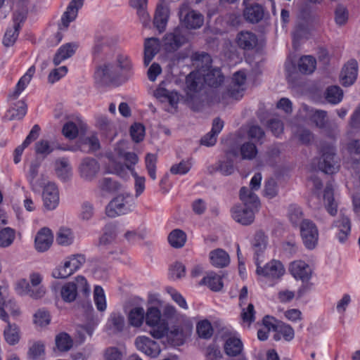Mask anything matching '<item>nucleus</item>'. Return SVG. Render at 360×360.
<instances>
[{"mask_svg": "<svg viewBox=\"0 0 360 360\" xmlns=\"http://www.w3.org/2000/svg\"><path fill=\"white\" fill-rule=\"evenodd\" d=\"M128 170H129L135 179V196L138 198L145 189V177L139 176L134 171V167L127 165Z\"/></svg>", "mask_w": 360, "mask_h": 360, "instance_id": "obj_58", "label": "nucleus"}, {"mask_svg": "<svg viewBox=\"0 0 360 360\" xmlns=\"http://www.w3.org/2000/svg\"><path fill=\"white\" fill-rule=\"evenodd\" d=\"M20 25L18 24H13L12 28H8L4 37L3 44L5 46H11L14 44L18 37Z\"/></svg>", "mask_w": 360, "mask_h": 360, "instance_id": "obj_53", "label": "nucleus"}, {"mask_svg": "<svg viewBox=\"0 0 360 360\" xmlns=\"http://www.w3.org/2000/svg\"><path fill=\"white\" fill-rule=\"evenodd\" d=\"M94 297L98 310L103 311L106 309V302L104 291L101 286L95 287Z\"/></svg>", "mask_w": 360, "mask_h": 360, "instance_id": "obj_55", "label": "nucleus"}, {"mask_svg": "<svg viewBox=\"0 0 360 360\" xmlns=\"http://www.w3.org/2000/svg\"><path fill=\"white\" fill-rule=\"evenodd\" d=\"M169 18V9L165 0H160L155 13L153 25L160 32L165 31Z\"/></svg>", "mask_w": 360, "mask_h": 360, "instance_id": "obj_20", "label": "nucleus"}, {"mask_svg": "<svg viewBox=\"0 0 360 360\" xmlns=\"http://www.w3.org/2000/svg\"><path fill=\"white\" fill-rule=\"evenodd\" d=\"M122 351L116 347H109L103 352L104 360H122Z\"/></svg>", "mask_w": 360, "mask_h": 360, "instance_id": "obj_64", "label": "nucleus"}, {"mask_svg": "<svg viewBox=\"0 0 360 360\" xmlns=\"http://www.w3.org/2000/svg\"><path fill=\"white\" fill-rule=\"evenodd\" d=\"M240 199L244 204V207L257 209L259 206V200L252 190L247 187H242L240 191Z\"/></svg>", "mask_w": 360, "mask_h": 360, "instance_id": "obj_36", "label": "nucleus"}, {"mask_svg": "<svg viewBox=\"0 0 360 360\" xmlns=\"http://www.w3.org/2000/svg\"><path fill=\"white\" fill-rule=\"evenodd\" d=\"M210 260L214 266L223 268L229 265L230 257L225 250L217 248L210 252Z\"/></svg>", "mask_w": 360, "mask_h": 360, "instance_id": "obj_34", "label": "nucleus"}, {"mask_svg": "<svg viewBox=\"0 0 360 360\" xmlns=\"http://www.w3.org/2000/svg\"><path fill=\"white\" fill-rule=\"evenodd\" d=\"M179 15L181 22L188 29L200 28L204 22L203 15L191 9L188 3H184L181 5Z\"/></svg>", "mask_w": 360, "mask_h": 360, "instance_id": "obj_5", "label": "nucleus"}, {"mask_svg": "<svg viewBox=\"0 0 360 360\" xmlns=\"http://www.w3.org/2000/svg\"><path fill=\"white\" fill-rule=\"evenodd\" d=\"M15 238V233L13 229L10 228H5L0 231V246L8 247L13 241Z\"/></svg>", "mask_w": 360, "mask_h": 360, "instance_id": "obj_60", "label": "nucleus"}, {"mask_svg": "<svg viewBox=\"0 0 360 360\" xmlns=\"http://www.w3.org/2000/svg\"><path fill=\"white\" fill-rule=\"evenodd\" d=\"M332 229L339 241L341 243L345 242L351 231L349 219L344 214H341L340 218L334 221Z\"/></svg>", "mask_w": 360, "mask_h": 360, "instance_id": "obj_17", "label": "nucleus"}, {"mask_svg": "<svg viewBox=\"0 0 360 360\" xmlns=\"http://www.w3.org/2000/svg\"><path fill=\"white\" fill-rule=\"evenodd\" d=\"M186 233L179 229L172 231L167 237L169 245L174 248H181L186 242Z\"/></svg>", "mask_w": 360, "mask_h": 360, "instance_id": "obj_39", "label": "nucleus"}, {"mask_svg": "<svg viewBox=\"0 0 360 360\" xmlns=\"http://www.w3.org/2000/svg\"><path fill=\"white\" fill-rule=\"evenodd\" d=\"M78 47L79 44L76 42H70L61 46L53 57L54 65H58L62 61L72 57Z\"/></svg>", "mask_w": 360, "mask_h": 360, "instance_id": "obj_26", "label": "nucleus"}, {"mask_svg": "<svg viewBox=\"0 0 360 360\" xmlns=\"http://www.w3.org/2000/svg\"><path fill=\"white\" fill-rule=\"evenodd\" d=\"M245 80L246 76L243 71L236 72L233 75L231 84L229 85L227 91L221 92L220 95L217 94L214 100L216 102L226 103L229 98H232L236 100L240 98L245 90L244 85Z\"/></svg>", "mask_w": 360, "mask_h": 360, "instance_id": "obj_2", "label": "nucleus"}, {"mask_svg": "<svg viewBox=\"0 0 360 360\" xmlns=\"http://www.w3.org/2000/svg\"><path fill=\"white\" fill-rule=\"evenodd\" d=\"M118 195L112 199L105 207V214L108 217L114 218L118 215L125 214L130 210L127 198Z\"/></svg>", "mask_w": 360, "mask_h": 360, "instance_id": "obj_12", "label": "nucleus"}, {"mask_svg": "<svg viewBox=\"0 0 360 360\" xmlns=\"http://www.w3.org/2000/svg\"><path fill=\"white\" fill-rule=\"evenodd\" d=\"M188 32L181 27H176L172 32L164 37V46L167 51H174L188 42Z\"/></svg>", "mask_w": 360, "mask_h": 360, "instance_id": "obj_9", "label": "nucleus"}, {"mask_svg": "<svg viewBox=\"0 0 360 360\" xmlns=\"http://www.w3.org/2000/svg\"><path fill=\"white\" fill-rule=\"evenodd\" d=\"M117 225L115 223L107 224L103 228V233L98 239V247L106 250L112 245L117 238Z\"/></svg>", "mask_w": 360, "mask_h": 360, "instance_id": "obj_18", "label": "nucleus"}, {"mask_svg": "<svg viewBox=\"0 0 360 360\" xmlns=\"http://www.w3.org/2000/svg\"><path fill=\"white\" fill-rule=\"evenodd\" d=\"M158 157L155 154L148 153L145 158L146 168L153 180L156 179V164Z\"/></svg>", "mask_w": 360, "mask_h": 360, "instance_id": "obj_54", "label": "nucleus"}, {"mask_svg": "<svg viewBox=\"0 0 360 360\" xmlns=\"http://www.w3.org/2000/svg\"><path fill=\"white\" fill-rule=\"evenodd\" d=\"M186 83L188 89V104L193 110L198 111L202 107L203 103V99L199 95L202 87V78L197 77L196 73L191 72L186 77Z\"/></svg>", "mask_w": 360, "mask_h": 360, "instance_id": "obj_3", "label": "nucleus"}, {"mask_svg": "<svg viewBox=\"0 0 360 360\" xmlns=\"http://www.w3.org/2000/svg\"><path fill=\"white\" fill-rule=\"evenodd\" d=\"M155 97L162 102H168L172 106L176 105L179 100V96L176 91H170L165 86V82L160 84L154 93Z\"/></svg>", "mask_w": 360, "mask_h": 360, "instance_id": "obj_27", "label": "nucleus"}, {"mask_svg": "<svg viewBox=\"0 0 360 360\" xmlns=\"http://www.w3.org/2000/svg\"><path fill=\"white\" fill-rule=\"evenodd\" d=\"M267 245V237L262 231H258L255 233L253 241L252 248L255 251V259L257 258L260 254L263 253L266 250Z\"/></svg>", "mask_w": 360, "mask_h": 360, "instance_id": "obj_44", "label": "nucleus"}, {"mask_svg": "<svg viewBox=\"0 0 360 360\" xmlns=\"http://www.w3.org/2000/svg\"><path fill=\"white\" fill-rule=\"evenodd\" d=\"M160 50L159 39L155 37L147 38L144 42V64L148 65Z\"/></svg>", "mask_w": 360, "mask_h": 360, "instance_id": "obj_32", "label": "nucleus"}, {"mask_svg": "<svg viewBox=\"0 0 360 360\" xmlns=\"http://www.w3.org/2000/svg\"><path fill=\"white\" fill-rule=\"evenodd\" d=\"M325 206L328 213L334 216L337 214V204L335 202L333 197V188L330 183L327 184L323 194Z\"/></svg>", "mask_w": 360, "mask_h": 360, "instance_id": "obj_40", "label": "nucleus"}, {"mask_svg": "<svg viewBox=\"0 0 360 360\" xmlns=\"http://www.w3.org/2000/svg\"><path fill=\"white\" fill-rule=\"evenodd\" d=\"M257 270L258 275L272 278H279L285 273V269L282 263L278 260L273 259L267 263L264 267L259 266L258 259L256 258Z\"/></svg>", "mask_w": 360, "mask_h": 360, "instance_id": "obj_10", "label": "nucleus"}, {"mask_svg": "<svg viewBox=\"0 0 360 360\" xmlns=\"http://www.w3.org/2000/svg\"><path fill=\"white\" fill-rule=\"evenodd\" d=\"M52 242L53 236L51 231L47 228H43L35 237V248L39 252L46 251L51 247Z\"/></svg>", "mask_w": 360, "mask_h": 360, "instance_id": "obj_25", "label": "nucleus"}, {"mask_svg": "<svg viewBox=\"0 0 360 360\" xmlns=\"http://www.w3.org/2000/svg\"><path fill=\"white\" fill-rule=\"evenodd\" d=\"M191 59L198 67L201 68L208 67L212 62L210 56L205 52H196L192 55Z\"/></svg>", "mask_w": 360, "mask_h": 360, "instance_id": "obj_59", "label": "nucleus"}, {"mask_svg": "<svg viewBox=\"0 0 360 360\" xmlns=\"http://www.w3.org/2000/svg\"><path fill=\"white\" fill-rule=\"evenodd\" d=\"M84 0H72L69 4L67 10L61 17V22L58 25L60 30H66L69 24L74 21L77 16L78 10L82 6Z\"/></svg>", "mask_w": 360, "mask_h": 360, "instance_id": "obj_16", "label": "nucleus"}, {"mask_svg": "<svg viewBox=\"0 0 360 360\" xmlns=\"http://www.w3.org/2000/svg\"><path fill=\"white\" fill-rule=\"evenodd\" d=\"M224 77L219 69H212L204 75L203 80L206 84L213 88H218L224 82Z\"/></svg>", "mask_w": 360, "mask_h": 360, "instance_id": "obj_41", "label": "nucleus"}, {"mask_svg": "<svg viewBox=\"0 0 360 360\" xmlns=\"http://www.w3.org/2000/svg\"><path fill=\"white\" fill-rule=\"evenodd\" d=\"M135 345L138 350L153 358L158 356L161 352L159 344L146 336L137 337Z\"/></svg>", "mask_w": 360, "mask_h": 360, "instance_id": "obj_13", "label": "nucleus"}, {"mask_svg": "<svg viewBox=\"0 0 360 360\" xmlns=\"http://www.w3.org/2000/svg\"><path fill=\"white\" fill-rule=\"evenodd\" d=\"M145 134V128L143 124L140 123H135L130 127V135L133 141L136 143L141 141L143 139Z\"/></svg>", "mask_w": 360, "mask_h": 360, "instance_id": "obj_63", "label": "nucleus"}, {"mask_svg": "<svg viewBox=\"0 0 360 360\" xmlns=\"http://www.w3.org/2000/svg\"><path fill=\"white\" fill-rule=\"evenodd\" d=\"M100 170L98 162L91 158H84L79 165V176L85 181H91L94 179Z\"/></svg>", "mask_w": 360, "mask_h": 360, "instance_id": "obj_11", "label": "nucleus"}, {"mask_svg": "<svg viewBox=\"0 0 360 360\" xmlns=\"http://www.w3.org/2000/svg\"><path fill=\"white\" fill-rule=\"evenodd\" d=\"M34 72V66H31L27 70V72L20 79L14 91L10 95V96L13 98H17L21 92L25 89L26 86L30 82Z\"/></svg>", "mask_w": 360, "mask_h": 360, "instance_id": "obj_42", "label": "nucleus"}, {"mask_svg": "<svg viewBox=\"0 0 360 360\" xmlns=\"http://www.w3.org/2000/svg\"><path fill=\"white\" fill-rule=\"evenodd\" d=\"M197 333L200 338H210L212 335L211 323L207 320L199 322L197 325Z\"/></svg>", "mask_w": 360, "mask_h": 360, "instance_id": "obj_61", "label": "nucleus"}, {"mask_svg": "<svg viewBox=\"0 0 360 360\" xmlns=\"http://www.w3.org/2000/svg\"><path fill=\"white\" fill-rule=\"evenodd\" d=\"M240 153L242 159L252 160L257 154V149L255 143L247 141L241 145Z\"/></svg>", "mask_w": 360, "mask_h": 360, "instance_id": "obj_51", "label": "nucleus"}, {"mask_svg": "<svg viewBox=\"0 0 360 360\" xmlns=\"http://www.w3.org/2000/svg\"><path fill=\"white\" fill-rule=\"evenodd\" d=\"M288 217L294 226L300 225L302 219L301 208L296 205H291L288 208Z\"/></svg>", "mask_w": 360, "mask_h": 360, "instance_id": "obj_56", "label": "nucleus"}, {"mask_svg": "<svg viewBox=\"0 0 360 360\" xmlns=\"http://www.w3.org/2000/svg\"><path fill=\"white\" fill-rule=\"evenodd\" d=\"M57 176L63 181H68L72 176V167L67 158H60L54 164Z\"/></svg>", "mask_w": 360, "mask_h": 360, "instance_id": "obj_29", "label": "nucleus"}, {"mask_svg": "<svg viewBox=\"0 0 360 360\" xmlns=\"http://www.w3.org/2000/svg\"><path fill=\"white\" fill-rule=\"evenodd\" d=\"M145 321L150 328V334L157 339L163 338L168 331V324L161 319V312L158 308L150 307L145 313Z\"/></svg>", "mask_w": 360, "mask_h": 360, "instance_id": "obj_1", "label": "nucleus"}, {"mask_svg": "<svg viewBox=\"0 0 360 360\" xmlns=\"http://www.w3.org/2000/svg\"><path fill=\"white\" fill-rule=\"evenodd\" d=\"M358 74V63L356 60H349L342 68L340 75L341 84L349 86L354 83Z\"/></svg>", "mask_w": 360, "mask_h": 360, "instance_id": "obj_14", "label": "nucleus"}, {"mask_svg": "<svg viewBox=\"0 0 360 360\" xmlns=\"http://www.w3.org/2000/svg\"><path fill=\"white\" fill-rule=\"evenodd\" d=\"M118 154L120 156L122 157L124 159V160L126 161V164H117L115 166L114 169L115 172L117 175L120 176H124L127 173L126 170L128 169L127 166L129 165L133 167L132 165H135L138 162L139 158L136 153L131 152L122 153V151H119Z\"/></svg>", "mask_w": 360, "mask_h": 360, "instance_id": "obj_33", "label": "nucleus"}, {"mask_svg": "<svg viewBox=\"0 0 360 360\" xmlns=\"http://www.w3.org/2000/svg\"><path fill=\"white\" fill-rule=\"evenodd\" d=\"M43 201L44 207L49 210H54L59 202V192L54 183H48L43 190Z\"/></svg>", "mask_w": 360, "mask_h": 360, "instance_id": "obj_15", "label": "nucleus"}, {"mask_svg": "<svg viewBox=\"0 0 360 360\" xmlns=\"http://www.w3.org/2000/svg\"><path fill=\"white\" fill-rule=\"evenodd\" d=\"M200 285H206L213 291H219L223 288L221 276L212 271L202 279Z\"/></svg>", "mask_w": 360, "mask_h": 360, "instance_id": "obj_43", "label": "nucleus"}, {"mask_svg": "<svg viewBox=\"0 0 360 360\" xmlns=\"http://www.w3.org/2000/svg\"><path fill=\"white\" fill-rule=\"evenodd\" d=\"M264 15V8L258 4L246 6L243 11V16L245 19L251 23L259 22L263 19Z\"/></svg>", "mask_w": 360, "mask_h": 360, "instance_id": "obj_30", "label": "nucleus"}, {"mask_svg": "<svg viewBox=\"0 0 360 360\" xmlns=\"http://www.w3.org/2000/svg\"><path fill=\"white\" fill-rule=\"evenodd\" d=\"M192 325L188 324L185 329L183 328H174L168 334V338L174 345H181L191 333Z\"/></svg>", "mask_w": 360, "mask_h": 360, "instance_id": "obj_28", "label": "nucleus"}, {"mask_svg": "<svg viewBox=\"0 0 360 360\" xmlns=\"http://www.w3.org/2000/svg\"><path fill=\"white\" fill-rule=\"evenodd\" d=\"M85 262V257L82 255L72 256L69 260L65 261L52 272V276L56 278H66L74 274Z\"/></svg>", "mask_w": 360, "mask_h": 360, "instance_id": "obj_7", "label": "nucleus"}, {"mask_svg": "<svg viewBox=\"0 0 360 360\" xmlns=\"http://www.w3.org/2000/svg\"><path fill=\"white\" fill-rule=\"evenodd\" d=\"M300 236L304 246L309 250L316 248L319 240L316 225L309 219H304L300 224Z\"/></svg>", "mask_w": 360, "mask_h": 360, "instance_id": "obj_6", "label": "nucleus"}, {"mask_svg": "<svg viewBox=\"0 0 360 360\" xmlns=\"http://www.w3.org/2000/svg\"><path fill=\"white\" fill-rule=\"evenodd\" d=\"M18 286L22 289L25 295L30 296L34 300H39L43 297L46 293L44 287H39L37 289L32 288L30 283L25 279H21L18 283Z\"/></svg>", "mask_w": 360, "mask_h": 360, "instance_id": "obj_38", "label": "nucleus"}, {"mask_svg": "<svg viewBox=\"0 0 360 360\" xmlns=\"http://www.w3.org/2000/svg\"><path fill=\"white\" fill-rule=\"evenodd\" d=\"M78 291L82 292L84 295L89 292L87 281L82 276H79L75 278V281L65 284L61 288L60 295L65 302H71L76 299Z\"/></svg>", "mask_w": 360, "mask_h": 360, "instance_id": "obj_4", "label": "nucleus"}, {"mask_svg": "<svg viewBox=\"0 0 360 360\" xmlns=\"http://www.w3.org/2000/svg\"><path fill=\"white\" fill-rule=\"evenodd\" d=\"M276 332L281 333L285 341H291L295 337L293 328L288 324L283 322H278L276 327Z\"/></svg>", "mask_w": 360, "mask_h": 360, "instance_id": "obj_57", "label": "nucleus"}, {"mask_svg": "<svg viewBox=\"0 0 360 360\" xmlns=\"http://www.w3.org/2000/svg\"><path fill=\"white\" fill-rule=\"evenodd\" d=\"M130 6L136 9L137 15L144 26L150 22V16L147 11V0H130Z\"/></svg>", "mask_w": 360, "mask_h": 360, "instance_id": "obj_37", "label": "nucleus"}, {"mask_svg": "<svg viewBox=\"0 0 360 360\" xmlns=\"http://www.w3.org/2000/svg\"><path fill=\"white\" fill-rule=\"evenodd\" d=\"M237 44L243 49H252L257 43V38L255 34L248 31H241L237 36Z\"/></svg>", "mask_w": 360, "mask_h": 360, "instance_id": "obj_35", "label": "nucleus"}, {"mask_svg": "<svg viewBox=\"0 0 360 360\" xmlns=\"http://www.w3.org/2000/svg\"><path fill=\"white\" fill-rule=\"evenodd\" d=\"M120 184L110 178L104 177L98 182V188L103 193H112L120 188Z\"/></svg>", "mask_w": 360, "mask_h": 360, "instance_id": "obj_49", "label": "nucleus"}, {"mask_svg": "<svg viewBox=\"0 0 360 360\" xmlns=\"http://www.w3.org/2000/svg\"><path fill=\"white\" fill-rule=\"evenodd\" d=\"M120 71L112 64H104L98 68L95 73V77L100 82L107 83L117 78Z\"/></svg>", "mask_w": 360, "mask_h": 360, "instance_id": "obj_21", "label": "nucleus"}, {"mask_svg": "<svg viewBox=\"0 0 360 360\" xmlns=\"http://www.w3.org/2000/svg\"><path fill=\"white\" fill-rule=\"evenodd\" d=\"M129 322L134 327H140L145 319V311L142 307H134L129 311Z\"/></svg>", "mask_w": 360, "mask_h": 360, "instance_id": "obj_48", "label": "nucleus"}, {"mask_svg": "<svg viewBox=\"0 0 360 360\" xmlns=\"http://www.w3.org/2000/svg\"><path fill=\"white\" fill-rule=\"evenodd\" d=\"M4 337L9 345H15L20 339L19 330L15 324L11 325L8 323L7 328L4 330Z\"/></svg>", "mask_w": 360, "mask_h": 360, "instance_id": "obj_52", "label": "nucleus"}, {"mask_svg": "<svg viewBox=\"0 0 360 360\" xmlns=\"http://www.w3.org/2000/svg\"><path fill=\"white\" fill-rule=\"evenodd\" d=\"M226 354L230 356H236L243 351V343L240 339L229 338L224 344Z\"/></svg>", "mask_w": 360, "mask_h": 360, "instance_id": "obj_45", "label": "nucleus"}, {"mask_svg": "<svg viewBox=\"0 0 360 360\" xmlns=\"http://www.w3.org/2000/svg\"><path fill=\"white\" fill-rule=\"evenodd\" d=\"M322 155L319 160V169L326 174H333L339 169V165L335 160V148L327 145L321 148Z\"/></svg>", "mask_w": 360, "mask_h": 360, "instance_id": "obj_8", "label": "nucleus"}, {"mask_svg": "<svg viewBox=\"0 0 360 360\" xmlns=\"http://www.w3.org/2000/svg\"><path fill=\"white\" fill-rule=\"evenodd\" d=\"M316 61L311 56H304L300 58L298 62V69L303 74H311L316 68Z\"/></svg>", "mask_w": 360, "mask_h": 360, "instance_id": "obj_46", "label": "nucleus"}, {"mask_svg": "<svg viewBox=\"0 0 360 360\" xmlns=\"http://www.w3.org/2000/svg\"><path fill=\"white\" fill-rule=\"evenodd\" d=\"M233 218L244 226L251 224L255 219L254 210L244 206H236L232 210Z\"/></svg>", "mask_w": 360, "mask_h": 360, "instance_id": "obj_22", "label": "nucleus"}, {"mask_svg": "<svg viewBox=\"0 0 360 360\" xmlns=\"http://www.w3.org/2000/svg\"><path fill=\"white\" fill-rule=\"evenodd\" d=\"M223 127L224 122L219 117L215 118L212 122L211 131L201 139V144L206 146H214L217 141V136L223 129Z\"/></svg>", "mask_w": 360, "mask_h": 360, "instance_id": "obj_31", "label": "nucleus"}, {"mask_svg": "<svg viewBox=\"0 0 360 360\" xmlns=\"http://www.w3.org/2000/svg\"><path fill=\"white\" fill-rule=\"evenodd\" d=\"M289 271L295 279L302 280L303 282L308 281L312 274L310 266L302 260L292 262L290 265Z\"/></svg>", "mask_w": 360, "mask_h": 360, "instance_id": "obj_19", "label": "nucleus"}, {"mask_svg": "<svg viewBox=\"0 0 360 360\" xmlns=\"http://www.w3.org/2000/svg\"><path fill=\"white\" fill-rule=\"evenodd\" d=\"M325 98L328 103L337 104L342 101L343 91L338 86H329L326 91Z\"/></svg>", "mask_w": 360, "mask_h": 360, "instance_id": "obj_47", "label": "nucleus"}, {"mask_svg": "<svg viewBox=\"0 0 360 360\" xmlns=\"http://www.w3.org/2000/svg\"><path fill=\"white\" fill-rule=\"evenodd\" d=\"M229 153H231V152L226 153V160H219L215 165L208 167V172L210 174H213L216 172H219L224 176L232 174L234 172L235 167L233 160H231L229 157Z\"/></svg>", "mask_w": 360, "mask_h": 360, "instance_id": "obj_24", "label": "nucleus"}, {"mask_svg": "<svg viewBox=\"0 0 360 360\" xmlns=\"http://www.w3.org/2000/svg\"><path fill=\"white\" fill-rule=\"evenodd\" d=\"M56 345L60 351L67 352L72 348L73 341L68 333H61L56 338Z\"/></svg>", "mask_w": 360, "mask_h": 360, "instance_id": "obj_50", "label": "nucleus"}, {"mask_svg": "<svg viewBox=\"0 0 360 360\" xmlns=\"http://www.w3.org/2000/svg\"><path fill=\"white\" fill-rule=\"evenodd\" d=\"M125 328V319L120 312H112L110 314L106 323V329L110 334L122 333Z\"/></svg>", "mask_w": 360, "mask_h": 360, "instance_id": "obj_23", "label": "nucleus"}, {"mask_svg": "<svg viewBox=\"0 0 360 360\" xmlns=\"http://www.w3.org/2000/svg\"><path fill=\"white\" fill-rule=\"evenodd\" d=\"M56 241L63 245H70L72 241V232L69 229L61 228L57 233Z\"/></svg>", "mask_w": 360, "mask_h": 360, "instance_id": "obj_62", "label": "nucleus"}]
</instances>
